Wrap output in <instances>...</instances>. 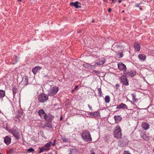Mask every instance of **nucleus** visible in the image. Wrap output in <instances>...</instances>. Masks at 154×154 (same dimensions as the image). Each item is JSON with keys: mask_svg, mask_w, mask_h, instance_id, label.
<instances>
[{"mask_svg": "<svg viewBox=\"0 0 154 154\" xmlns=\"http://www.w3.org/2000/svg\"><path fill=\"white\" fill-rule=\"evenodd\" d=\"M82 136L83 140L86 142L90 143L92 140L90 133L88 131L83 132Z\"/></svg>", "mask_w": 154, "mask_h": 154, "instance_id": "f257e3e1", "label": "nucleus"}, {"mask_svg": "<svg viewBox=\"0 0 154 154\" xmlns=\"http://www.w3.org/2000/svg\"><path fill=\"white\" fill-rule=\"evenodd\" d=\"M115 137L120 138L122 137L121 130L119 125H117L115 128L113 132Z\"/></svg>", "mask_w": 154, "mask_h": 154, "instance_id": "f03ea898", "label": "nucleus"}, {"mask_svg": "<svg viewBox=\"0 0 154 154\" xmlns=\"http://www.w3.org/2000/svg\"><path fill=\"white\" fill-rule=\"evenodd\" d=\"M38 100L40 102L45 103L48 100V97L45 93H41L38 97Z\"/></svg>", "mask_w": 154, "mask_h": 154, "instance_id": "7ed1b4c3", "label": "nucleus"}, {"mask_svg": "<svg viewBox=\"0 0 154 154\" xmlns=\"http://www.w3.org/2000/svg\"><path fill=\"white\" fill-rule=\"evenodd\" d=\"M9 133L12 134L16 139H19L20 137V133L18 132V130L15 127L8 130Z\"/></svg>", "mask_w": 154, "mask_h": 154, "instance_id": "20e7f679", "label": "nucleus"}, {"mask_svg": "<svg viewBox=\"0 0 154 154\" xmlns=\"http://www.w3.org/2000/svg\"><path fill=\"white\" fill-rule=\"evenodd\" d=\"M58 91V88L57 87H53L50 88L48 91V95L49 96H53Z\"/></svg>", "mask_w": 154, "mask_h": 154, "instance_id": "39448f33", "label": "nucleus"}, {"mask_svg": "<svg viewBox=\"0 0 154 154\" xmlns=\"http://www.w3.org/2000/svg\"><path fill=\"white\" fill-rule=\"evenodd\" d=\"M136 71L135 70L128 71L124 73L125 76L127 77H133L136 75Z\"/></svg>", "mask_w": 154, "mask_h": 154, "instance_id": "423d86ee", "label": "nucleus"}, {"mask_svg": "<svg viewBox=\"0 0 154 154\" xmlns=\"http://www.w3.org/2000/svg\"><path fill=\"white\" fill-rule=\"evenodd\" d=\"M118 69L120 70H123L124 73L126 72L127 68L126 66L122 62H119L118 64Z\"/></svg>", "mask_w": 154, "mask_h": 154, "instance_id": "0eeeda50", "label": "nucleus"}, {"mask_svg": "<svg viewBox=\"0 0 154 154\" xmlns=\"http://www.w3.org/2000/svg\"><path fill=\"white\" fill-rule=\"evenodd\" d=\"M120 79L122 82L123 83V84L125 85H128L129 84L126 76L124 75L120 77Z\"/></svg>", "mask_w": 154, "mask_h": 154, "instance_id": "6e6552de", "label": "nucleus"}, {"mask_svg": "<svg viewBox=\"0 0 154 154\" xmlns=\"http://www.w3.org/2000/svg\"><path fill=\"white\" fill-rule=\"evenodd\" d=\"M54 118V116H52L50 114H46L45 119L48 122H50L52 121Z\"/></svg>", "mask_w": 154, "mask_h": 154, "instance_id": "1a4fd4ad", "label": "nucleus"}, {"mask_svg": "<svg viewBox=\"0 0 154 154\" xmlns=\"http://www.w3.org/2000/svg\"><path fill=\"white\" fill-rule=\"evenodd\" d=\"M70 5L72 6H74L76 8H80L81 6H80L81 3L78 1H76L74 2H71Z\"/></svg>", "mask_w": 154, "mask_h": 154, "instance_id": "9d476101", "label": "nucleus"}, {"mask_svg": "<svg viewBox=\"0 0 154 154\" xmlns=\"http://www.w3.org/2000/svg\"><path fill=\"white\" fill-rule=\"evenodd\" d=\"M38 115L40 116L41 118L45 119V117L46 114L43 109H40L38 111Z\"/></svg>", "mask_w": 154, "mask_h": 154, "instance_id": "9b49d317", "label": "nucleus"}, {"mask_svg": "<svg viewBox=\"0 0 154 154\" xmlns=\"http://www.w3.org/2000/svg\"><path fill=\"white\" fill-rule=\"evenodd\" d=\"M69 154H76L78 153V150L75 148H70L69 149Z\"/></svg>", "mask_w": 154, "mask_h": 154, "instance_id": "f8f14e48", "label": "nucleus"}, {"mask_svg": "<svg viewBox=\"0 0 154 154\" xmlns=\"http://www.w3.org/2000/svg\"><path fill=\"white\" fill-rule=\"evenodd\" d=\"M11 136H7L5 137L4 139V141L7 145H8L11 143Z\"/></svg>", "mask_w": 154, "mask_h": 154, "instance_id": "ddd939ff", "label": "nucleus"}, {"mask_svg": "<svg viewBox=\"0 0 154 154\" xmlns=\"http://www.w3.org/2000/svg\"><path fill=\"white\" fill-rule=\"evenodd\" d=\"M21 83L24 85H27L28 83V78L27 76H25L23 78Z\"/></svg>", "mask_w": 154, "mask_h": 154, "instance_id": "4468645a", "label": "nucleus"}, {"mask_svg": "<svg viewBox=\"0 0 154 154\" xmlns=\"http://www.w3.org/2000/svg\"><path fill=\"white\" fill-rule=\"evenodd\" d=\"M105 60V59L104 58H101L95 63V65L98 66L103 65L104 63Z\"/></svg>", "mask_w": 154, "mask_h": 154, "instance_id": "2eb2a0df", "label": "nucleus"}, {"mask_svg": "<svg viewBox=\"0 0 154 154\" xmlns=\"http://www.w3.org/2000/svg\"><path fill=\"white\" fill-rule=\"evenodd\" d=\"M42 69V67L37 66L33 68L32 69V71L34 74H35L37 72H38Z\"/></svg>", "mask_w": 154, "mask_h": 154, "instance_id": "dca6fc26", "label": "nucleus"}, {"mask_svg": "<svg viewBox=\"0 0 154 154\" xmlns=\"http://www.w3.org/2000/svg\"><path fill=\"white\" fill-rule=\"evenodd\" d=\"M134 47L135 50L137 51H138L140 49V44L136 43L134 44Z\"/></svg>", "mask_w": 154, "mask_h": 154, "instance_id": "f3484780", "label": "nucleus"}, {"mask_svg": "<svg viewBox=\"0 0 154 154\" xmlns=\"http://www.w3.org/2000/svg\"><path fill=\"white\" fill-rule=\"evenodd\" d=\"M142 126L144 129L146 130L149 128V125L147 123H143L142 124Z\"/></svg>", "mask_w": 154, "mask_h": 154, "instance_id": "a211bd4d", "label": "nucleus"}, {"mask_svg": "<svg viewBox=\"0 0 154 154\" xmlns=\"http://www.w3.org/2000/svg\"><path fill=\"white\" fill-rule=\"evenodd\" d=\"M138 57L141 61H144L146 59V56L144 54H139L138 55Z\"/></svg>", "mask_w": 154, "mask_h": 154, "instance_id": "6ab92c4d", "label": "nucleus"}, {"mask_svg": "<svg viewBox=\"0 0 154 154\" xmlns=\"http://www.w3.org/2000/svg\"><path fill=\"white\" fill-rule=\"evenodd\" d=\"M114 118L115 120L116 123H118L121 121L122 119V118L120 116H114Z\"/></svg>", "mask_w": 154, "mask_h": 154, "instance_id": "aec40b11", "label": "nucleus"}, {"mask_svg": "<svg viewBox=\"0 0 154 154\" xmlns=\"http://www.w3.org/2000/svg\"><path fill=\"white\" fill-rule=\"evenodd\" d=\"M5 95V91L4 90H0V98L2 99Z\"/></svg>", "mask_w": 154, "mask_h": 154, "instance_id": "412c9836", "label": "nucleus"}, {"mask_svg": "<svg viewBox=\"0 0 154 154\" xmlns=\"http://www.w3.org/2000/svg\"><path fill=\"white\" fill-rule=\"evenodd\" d=\"M39 148L40 149V150L39 151V153L42 152L45 150H48L49 149L48 148H45V146L42 147V148Z\"/></svg>", "mask_w": 154, "mask_h": 154, "instance_id": "4be33fe9", "label": "nucleus"}, {"mask_svg": "<svg viewBox=\"0 0 154 154\" xmlns=\"http://www.w3.org/2000/svg\"><path fill=\"white\" fill-rule=\"evenodd\" d=\"M94 117H100V112H94Z\"/></svg>", "mask_w": 154, "mask_h": 154, "instance_id": "5701e85b", "label": "nucleus"}, {"mask_svg": "<svg viewBox=\"0 0 154 154\" xmlns=\"http://www.w3.org/2000/svg\"><path fill=\"white\" fill-rule=\"evenodd\" d=\"M121 109H128V106L125 104L121 103H120Z\"/></svg>", "mask_w": 154, "mask_h": 154, "instance_id": "b1692460", "label": "nucleus"}, {"mask_svg": "<svg viewBox=\"0 0 154 154\" xmlns=\"http://www.w3.org/2000/svg\"><path fill=\"white\" fill-rule=\"evenodd\" d=\"M105 101L106 103H108L110 100V97L109 96H106L105 97Z\"/></svg>", "mask_w": 154, "mask_h": 154, "instance_id": "393cba45", "label": "nucleus"}, {"mask_svg": "<svg viewBox=\"0 0 154 154\" xmlns=\"http://www.w3.org/2000/svg\"><path fill=\"white\" fill-rule=\"evenodd\" d=\"M17 88L15 86L13 87L12 89V91L13 92V95H15V94L17 93Z\"/></svg>", "mask_w": 154, "mask_h": 154, "instance_id": "a878e982", "label": "nucleus"}, {"mask_svg": "<svg viewBox=\"0 0 154 154\" xmlns=\"http://www.w3.org/2000/svg\"><path fill=\"white\" fill-rule=\"evenodd\" d=\"M45 127H47L49 128H52L51 124L49 122L46 123H45Z\"/></svg>", "mask_w": 154, "mask_h": 154, "instance_id": "bb28decb", "label": "nucleus"}, {"mask_svg": "<svg viewBox=\"0 0 154 154\" xmlns=\"http://www.w3.org/2000/svg\"><path fill=\"white\" fill-rule=\"evenodd\" d=\"M83 66L86 68H91V65L88 63H85L83 64Z\"/></svg>", "mask_w": 154, "mask_h": 154, "instance_id": "cd10ccee", "label": "nucleus"}, {"mask_svg": "<svg viewBox=\"0 0 154 154\" xmlns=\"http://www.w3.org/2000/svg\"><path fill=\"white\" fill-rule=\"evenodd\" d=\"M97 90L98 92V94L99 96L101 97L102 96V92L101 88H98Z\"/></svg>", "mask_w": 154, "mask_h": 154, "instance_id": "c85d7f7f", "label": "nucleus"}, {"mask_svg": "<svg viewBox=\"0 0 154 154\" xmlns=\"http://www.w3.org/2000/svg\"><path fill=\"white\" fill-rule=\"evenodd\" d=\"M62 140L64 141L65 142H69L68 139L67 138H66L65 137H62Z\"/></svg>", "mask_w": 154, "mask_h": 154, "instance_id": "c756f323", "label": "nucleus"}, {"mask_svg": "<svg viewBox=\"0 0 154 154\" xmlns=\"http://www.w3.org/2000/svg\"><path fill=\"white\" fill-rule=\"evenodd\" d=\"M131 95L132 97L133 100L134 101H136V99H135V97H136V95L133 94H132Z\"/></svg>", "mask_w": 154, "mask_h": 154, "instance_id": "7c9ffc66", "label": "nucleus"}, {"mask_svg": "<svg viewBox=\"0 0 154 154\" xmlns=\"http://www.w3.org/2000/svg\"><path fill=\"white\" fill-rule=\"evenodd\" d=\"M94 114V112H88V114L89 116H91V117H94V114Z\"/></svg>", "mask_w": 154, "mask_h": 154, "instance_id": "2f4dec72", "label": "nucleus"}, {"mask_svg": "<svg viewBox=\"0 0 154 154\" xmlns=\"http://www.w3.org/2000/svg\"><path fill=\"white\" fill-rule=\"evenodd\" d=\"M45 147V148H48L49 149V147L50 146V144L48 143H47L46 144Z\"/></svg>", "mask_w": 154, "mask_h": 154, "instance_id": "473e14b6", "label": "nucleus"}, {"mask_svg": "<svg viewBox=\"0 0 154 154\" xmlns=\"http://www.w3.org/2000/svg\"><path fill=\"white\" fill-rule=\"evenodd\" d=\"M15 57L16 58L15 62L13 63V64H14L16 63L17 62V61H18V59H17V57L16 55L15 56Z\"/></svg>", "mask_w": 154, "mask_h": 154, "instance_id": "72a5a7b5", "label": "nucleus"}, {"mask_svg": "<svg viewBox=\"0 0 154 154\" xmlns=\"http://www.w3.org/2000/svg\"><path fill=\"white\" fill-rule=\"evenodd\" d=\"M28 151L29 152H32L34 151V149L33 148H31L28 149Z\"/></svg>", "mask_w": 154, "mask_h": 154, "instance_id": "f704fd0d", "label": "nucleus"}, {"mask_svg": "<svg viewBox=\"0 0 154 154\" xmlns=\"http://www.w3.org/2000/svg\"><path fill=\"white\" fill-rule=\"evenodd\" d=\"M124 154H131V153L129 151L125 150L124 151Z\"/></svg>", "mask_w": 154, "mask_h": 154, "instance_id": "c9c22d12", "label": "nucleus"}, {"mask_svg": "<svg viewBox=\"0 0 154 154\" xmlns=\"http://www.w3.org/2000/svg\"><path fill=\"white\" fill-rule=\"evenodd\" d=\"M88 106L89 107V108L90 109L91 111L93 110V109H92V107L89 104H88Z\"/></svg>", "mask_w": 154, "mask_h": 154, "instance_id": "e433bc0d", "label": "nucleus"}, {"mask_svg": "<svg viewBox=\"0 0 154 154\" xmlns=\"http://www.w3.org/2000/svg\"><path fill=\"white\" fill-rule=\"evenodd\" d=\"M116 109H121L120 104L119 105H118L116 108Z\"/></svg>", "mask_w": 154, "mask_h": 154, "instance_id": "4c0bfd02", "label": "nucleus"}, {"mask_svg": "<svg viewBox=\"0 0 154 154\" xmlns=\"http://www.w3.org/2000/svg\"><path fill=\"white\" fill-rule=\"evenodd\" d=\"M119 56L120 57H122L123 56V54L122 52H121L119 54Z\"/></svg>", "mask_w": 154, "mask_h": 154, "instance_id": "58836bf2", "label": "nucleus"}, {"mask_svg": "<svg viewBox=\"0 0 154 154\" xmlns=\"http://www.w3.org/2000/svg\"><path fill=\"white\" fill-rule=\"evenodd\" d=\"M140 3H137V4H136L135 5V6L136 7H139L140 6Z\"/></svg>", "mask_w": 154, "mask_h": 154, "instance_id": "ea45409f", "label": "nucleus"}, {"mask_svg": "<svg viewBox=\"0 0 154 154\" xmlns=\"http://www.w3.org/2000/svg\"><path fill=\"white\" fill-rule=\"evenodd\" d=\"M115 85L116 87V88L117 89H118V88L120 86V85L119 84H117L116 85Z\"/></svg>", "mask_w": 154, "mask_h": 154, "instance_id": "a19ab883", "label": "nucleus"}, {"mask_svg": "<svg viewBox=\"0 0 154 154\" xmlns=\"http://www.w3.org/2000/svg\"><path fill=\"white\" fill-rule=\"evenodd\" d=\"M56 141V140L55 139L54 140L53 143L52 144V146H55V143Z\"/></svg>", "mask_w": 154, "mask_h": 154, "instance_id": "79ce46f5", "label": "nucleus"}, {"mask_svg": "<svg viewBox=\"0 0 154 154\" xmlns=\"http://www.w3.org/2000/svg\"><path fill=\"white\" fill-rule=\"evenodd\" d=\"M90 154H95L94 152V151L92 150H91L90 151Z\"/></svg>", "mask_w": 154, "mask_h": 154, "instance_id": "37998d69", "label": "nucleus"}, {"mask_svg": "<svg viewBox=\"0 0 154 154\" xmlns=\"http://www.w3.org/2000/svg\"><path fill=\"white\" fill-rule=\"evenodd\" d=\"M94 72H95L96 73H97L98 74H99L100 73V72L98 71H94Z\"/></svg>", "mask_w": 154, "mask_h": 154, "instance_id": "c03bdc74", "label": "nucleus"}, {"mask_svg": "<svg viewBox=\"0 0 154 154\" xmlns=\"http://www.w3.org/2000/svg\"><path fill=\"white\" fill-rule=\"evenodd\" d=\"M49 144H50V146H51L52 145L53 143L51 142H50L49 143H48Z\"/></svg>", "mask_w": 154, "mask_h": 154, "instance_id": "a18cd8bd", "label": "nucleus"}, {"mask_svg": "<svg viewBox=\"0 0 154 154\" xmlns=\"http://www.w3.org/2000/svg\"><path fill=\"white\" fill-rule=\"evenodd\" d=\"M110 1H112V2H113V3H114L115 2H114V1H116V0H109Z\"/></svg>", "mask_w": 154, "mask_h": 154, "instance_id": "49530a36", "label": "nucleus"}, {"mask_svg": "<svg viewBox=\"0 0 154 154\" xmlns=\"http://www.w3.org/2000/svg\"><path fill=\"white\" fill-rule=\"evenodd\" d=\"M63 119V117H62V116H61L60 117V121L62 120Z\"/></svg>", "mask_w": 154, "mask_h": 154, "instance_id": "de8ad7c7", "label": "nucleus"}, {"mask_svg": "<svg viewBox=\"0 0 154 154\" xmlns=\"http://www.w3.org/2000/svg\"><path fill=\"white\" fill-rule=\"evenodd\" d=\"M111 11V8H109V9H108V11L109 12H110Z\"/></svg>", "mask_w": 154, "mask_h": 154, "instance_id": "09e8293b", "label": "nucleus"}, {"mask_svg": "<svg viewBox=\"0 0 154 154\" xmlns=\"http://www.w3.org/2000/svg\"><path fill=\"white\" fill-rule=\"evenodd\" d=\"M121 2H122V0H119L118 1V2H119V3H121Z\"/></svg>", "mask_w": 154, "mask_h": 154, "instance_id": "8fccbe9b", "label": "nucleus"}, {"mask_svg": "<svg viewBox=\"0 0 154 154\" xmlns=\"http://www.w3.org/2000/svg\"><path fill=\"white\" fill-rule=\"evenodd\" d=\"M139 9L140 10H142V8L140 7H139Z\"/></svg>", "mask_w": 154, "mask_h": 154, "instance_id": "3c124183", "label": "nucleus"}, {"mask_svg": "<svg viewBox=\"0 0 154 154\" xmlns=\"http://www.w3.org/2000/svg\"><path fill=\"white\" fill-rule=\"evenodd\" d=\"M78 87V86H76L75 87V89H76V88H77V87Z\"/></svg>", "mask_w": 154, "mask_h": 154, "instance_id": "603ef678", "label": "nucleus"}, {"mask_svg": "<svg viewBox=\"0 0 154 154\" xmlns=\"http://www.w3.org/2000/svg\"><path fill=\"white\" fill-rule=\"evenodd\" d=\"M94 22V20H92V23Z\"/></svg>", "mask_w": 154, "mask_h": 154, "instance_id": "864d4df0", "label": "nucleus"}, {"mask_svg": "<svg viewBox=\"0 0 154 154\" xmlns=\"http://www.w3.org/2000/svg\"><path fill=\"white\" fill-rule=\"evenodd\" d=\"M17 1L18 2H20L21 1V0H17Z\"/></svg>", "mask_w": 154, "mask_h": 154, "instance_id": "5fc2aeb1", "label": "nucleus"}, {"mask_svg": "<svg viewBox=\"0 0 154 154\" xmlns=\"http://www.w3.org/2000/svg\"><path fill=\"white\" fill-rule=\"evenodd\" d=\"M122 12L123 13L124 12V10L122 11Z\"/></svg>", "mask_w": 154, "mask_h": 154, "instance_id": "6e6d98bb", "label": "nucleus"}, {"mask_svg": "<svg viewBox=\"0 0 154 154\" xmlns=\"http://www.w3.org/2000/svg\"><path fill=\"white\" fill-rule=\"evenodd\" d=\"M0 154H1V152H0Z\"/></svg>", "mask_w": 154, "mask_h": 154, "instance_id": "4d7b16f0", "label": "nucleus"}]
</instances>
